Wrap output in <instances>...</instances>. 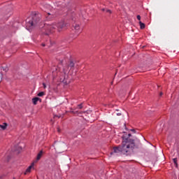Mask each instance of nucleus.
<instances>
[{
  "mask_svg": "<svg viewBox=\"0 0 179 179\" xmlns=\"http://www.w3.org/2000/svg\"><path fill=\"white\" fill-rule=\"evenodd\" d=\"M58 132H61V130H59V128L57 129Z\"/></svg>",
  "mask_w": 179,
  "mask_h": 179,
  "instance_id": "23",
  "label": "nucleus"
},
{
  "mask_svg": "<svg viewBox=\"0 0 179 179\" xmlns=\"http://www.w3.org/2000/svg\"><path fill=\"white\" fill-rule=\"evenodd\" d=\"M137 19H138V20H141V15H137Z\"/></svg>",
  "mask_w": 179,
  "mask_h": 179,
  "instance_id": "19",
  "label": "nucleus"
},
{
  "mask_svg": "<svg viewBox=\"0 0 179 179\" xmlns=\"http://www.w3.org/2000/svg\"><path fill=\"white\" fill-rule=\"evenodd\" d=\"M139 24H140L141 29H145V24L143 23L142 21H139Z\"/></svg>",
  "mask_w": 179,
  "mask_h": 179,
  "instance_id": "13",
  "label": "nucleus"
},
{
  "mask_svg": "<svg viewBox=\"0 0 179 179\" xmlns=\"http://www.w3.org/2000/svg\"><path fill=\"white\" fill-rule=\"evenodd\" d=\"M131 134H129L127 137L124 135L122 136V145L114 147L113 152H110V156H113L114 153H122V155H126V156L132 155L136 145H135V140L129 138Z\"/></svg>",
  "mask_w": 179,
  "mask_h": 179,
  "instance_id": "1",
  "label": "nucleus"
},
{
  "mask_svg": "<svg viewBox=\"0 0 179 179\" xmlns=\"http://www.w3.org/2000/svg\"><path fill=\"white\" fill-rule=\"evenodd\" d=\"M160 96H163V92H161V93H160Z\"/></svg>",
  "mask_w": 179,
  "mask_h": 179,
  "instance_id": "24",
  "label": "nucleus"
},
{
  "mask_svg": "<svg viewBox=\"0 0 179 179\" xmlns=\"http://www.w3.org/2000/svg\"><path fill=\"white\" fill-rule=\"evenodd\" d=\"M38 101H41V99L38 98V97H35L32 99V103L34 106H36L37 104Z\"/></svg>",
  "mask_w": 179,
  "mask_h": 179,
  "instance_id": "7",
  "label": "nucleus"
},
{
  "mask_svg": "<svg viewBox=\"0 0 179 179\" xmlns=\"http://www.w3.org/2000/svg\"><path fill=\"white\" fill-rule=\"evenodd\" d=\"M13 179H15V178H13Z\"/></svg>",
  "mask_w": 179,
  "mask_h": 179,
  "instance_id": "26",
  "label": "nucleus"
},
{
  "mask_svg": "<svg viewBox=\"0 0 179 179\" xmlns=\"http://www.w3.org/2000/svg\"><path fill=\"white\" fill-rule=\"evenodd\" d=\"M6 127H7L6 123H4L3 124H0V128H1V129L3 130L6 129Z\"/></svg>",
  "mask_w": 179,
  "mask_h": 179,
  "instance_id": "12",
  "label": "nucleus"
},
{
  "mask_svg": "<svg viewBox=\"0 0 179 179\" xmlns=\"http://www.w3.org/2000/svg\"><path fill=\"white\" fill-rule=\"evenodd\" d=\"M173 160V163H174L175 166L176 167H178V164L177 163V162H178L177 158H174Z\"/></svg>",
  "mask_w": 179,
  "mask_h": 179,
  "instance_id": "15",
  "label": "nucleus"
},
{
  "mask_svg": "<svg viewBox=\"0 0 179 179\" xmlns=\"http://www.w3.org/2000/svg\"><path fill=\"white\" fill-rule=\"evenodd\" d=\"M72 113L73 114H77L78 115H79V114H85V113L86 112H79L78 110H73Z\"/></svg>",
  "mask_w": 179,
  "mask_h": 179,
  "instance_id": "11",
  "label": "nucleus"
},
{
  "mask_svg": "<svg viewBox=\"0 0 179 179\" xmlns=\"http://www.w3.org/2000/svg\"><path fill=\"white\" fill-rule=\"evenodd\" d=\"M55 117H58V118H59V116H58V115H55Z\"/></svg>",
  "mask_w": 179,
  "mask_h": 179,
  "instance_id": "25",
  "label": "nucleus"
},
{
  "mask_svg": "<svg viewBox=\"0 0 179 179\" xmlns=\"http://www.w3.org/2000/svg\"><path fill=\"white\" fill-rule=\"evenodd\" d=\"M43 156V150H41L38 154L37 155V157H36V160H40V159H41Z\"/></svg>",
  "mask_w": 179,
  "mask_h": 179,
  "instance_id": "10",
  "label": "nucleus"
},
{
  "mask_svg": "<svg viewBox=\"0 0 179 179\" xmlns=\"http://www.w3.org/2000/svg\"><path fill=\"white\" fill-rule=\"evenodd\" d=\"M74 29L76 31V33H81L82 31H80V27L79 26V24H76L74 26Z\"/></svg>",
  "mask_w": 179,
  "mask_h": 179,
  "instance_id": "9",
  "label": "nucleus"
},
{
  "mask_svg": "<svg viewBox=\"0 0 179 179\" xmlns=\"http://www.w3.org/2000/svg\"><path fill=\"white\" fill-rule=\"evenodd\" d=\"M69 66H70V68H73V66H75V63H73V62H71Z\"/></svg>",
  "mask_w": 179,
  "mask_h": 179,
  "instance_id": "16",
  "label": "nucleus"
},
{
  "mask_svg": "<svg viewBox=\"0 0 179 179\" xmlns=\"http://www.w3.org/2000/svg\"><path fill=\"white\" fill-rule=\"evenodd\" d=\"M33 167H34V162H33L25 171V172L24 173V174L26 176V174H27L28 173H31V169H33Z\"/></svg>",
  "mask_w": 179,
  "mask_h": 179,
  "instance_id": "6",
  "label": "nucleus"
},
{
  "mask_svg": "<svg viewBox=\"0 0 179 179\" xmlns=\"http://www.w3.org/2000/svg\"><path fill=\"white\" fill-rule=\"evenodd\" d=\"M131 132H133L134 134H135L136 132V131L135 129H131Z\"/></svg>",
  "mask_w": 179,
  "mask_h": 179,
  "instance_id": "20",
  "label": "nucleus"
},
{
  "mask_svg": "<svg viewBox=\"0 0 179 179\" xmlns=\"http://www.w3.org/2000/svg\"><path fill=\"white\" fill-rule=\"evenodd\" d=\"M45 93L44 92H41L38 94V97H43Z\"/></svg>",
  "mask_w": 179,
  "mask_h": 179,
  "instance_id": "14",
  "label": "nucleus"
},
{
  "mask_svg": "<svg viewBox=\"0 0 179 179\" xmlns=\"http://www.w3.org/2000/svg\"><path fill=\"white\" fill-rule=\"evenodd\" d=\"M117 115H118V116L121 115V113H117Z\"/></svg>",
  "mask_w": 179,
  "mask_h": 179,
  "instance_id": "22",
  "label": "nucleus"
},
{
  "mask_svg": "<svg viewBox=\"0 0 179 179\" xmlns=\"http://www.w3.org/2000/svg\"><path fill=\"white\" fill-rule=\"evenodd\" d=\"M64 27H65V24H64V22L62 21L59 22H54L52 24H45V30H46V34H48V33H54L55 29H57L58 31H61Z\"/></svg>",
  "mask_w": 179,
  "mask_h": 179,
  "instance_id": "2",
  "label": "nucleus"
},
{
  "mask_svg": "<svg viewBox=\"0 0 179 179\" xmlns=\"http://www.w3.org/2000/svg\"><path fill=\"white\" fill-rule=\"evenodd\" d=\"M78 108L79 110H82L83 108V105L82 103L78 105Z\"/></svg>",
  "mask_w": 179,
  "mask_h": 179,
  "instance_id": "17",
  "label": "nucleus"
},
{
  "mask_svg": "<svg viewBox=\"0 0 179 179\" xmlns=\"http://www.w3.org/2000/svg\"><path fill=\"white\" fill-rule=\"evenodd\" d=\"M43 88H44V89H46L47 85H45V83H43Z\"/></svg>",
  "mask_w": 179,
  "mask_h": 179,
  "instance_id": "18",
  "label": "nucleus"
},
{
  "mask_svg": "<svg viewBox=\"0 0 179 179\" xmlns=\"http://www.w3.org/2000/svg\"><path fill=\"white\" fill-rule=\"evenodd\" d=\"M66 72H68V67L63 69V73H61L59 78V82L64 83V85H68V83H69V81L68 80V74H66Z\"/></svg>",
  "mask_w": 179,
  "mask_h": 179,
  "instance_id": "3",
  "label": "nucleus"
},
{
  "mask_svg": "<svg viewBox=\"0 0 179 179\" xmlns=\"http://www.w3.org/2000/svg\"><path fill=\"white\" fill-rule=\"evenodd\" d=\"M36 19H37V17L36 16H34L32 18H27L26 20L27 27H34V26L37 24V21Z\"/></svg>",
  "mask_w": 179,
  "mask_h": 179,
  "instance_id": "4",
  "label": "nucleus"
},
{
  "mask_svg": "<svg viewBox=\"0 0 179 179\" xmlns=\"http://www.w3.org/2000/svg\"><path fill=\"white\" fill-rule=\"evenodd\" d=\"M101 10H102V12H104L105 13H108V15H111L113 13V11L108 8H102L101 9Z\"/></svg>",
  "mask_w": 179,
  "mask_h": 179,
  "instance_id": "8",
  "label": "nucleus"
},
{
  "mask_svg": "<svg viewBox=\"0 0 179 179\" xmlns=\"http://www.w3.org/2000/svg\"><path fill=\"white\" fill-rule=\"evenodd\" d=\"M42 47H45V43H42Z\"/></svg>",
  "mask_w": 179,
  "mask_h": 179,
  "instance_id": "21",
  "label": "nucleus"
},
{
  "mask_svg": "<svg viewBox=\"0 0 179 179\" xmlns=\"http://www.w3.org/2000/svg\"><path fill=\"white\" fill-rule=\"evenodd\" d=\"M45 8H47L48 9H51V6H50V5H45V6H44V7H43V10H44L45 12H46V13H47V15H48V16L46 17H47V20H50V19H52V17H55V15L54 14H52V13H51L47 12V10H45Z\"/></svg>",
  "mask_w": 179,
  "mask_h": 179,
  "instance_id": "5",
  "label": "nucleus"
}]
</instances>
